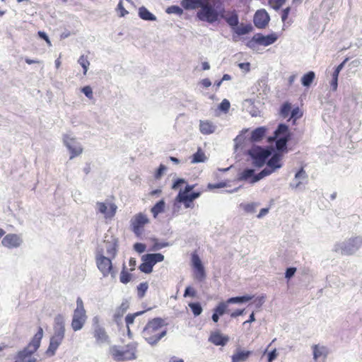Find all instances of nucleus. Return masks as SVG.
Listing matches in <instances>:
<instances>
[{
  "mask_svg": "<svg viewBox=\"0 0 362 362\" xmlns=\"http://www.w3.org/2000/svg\"><path fill=\"white\" fill-rule=\"evenodd\" d=\"M252 30V27L250 24L241 23L240 25H237L234 28L235 33L238 35H243L250 33Z\"/></svg>",
  "mask_w": 362,
  "mask_h": 362,
  "instance_id": "obj_33",
  "label": "nucleus"
},
{
  "mask_svg": "<svg viewBox=\"0 0 362 362\" xmlns=\"http://www.w3.org/2000/svg\"><path fill=\"white\" fill-rule=\"evenodd\" d=\"M119 279L120 281L123 284H127L128 282L130 281L132 279V275L127 271L125 270L124 267H123V269L120 273Z\"/></svg>",
  "mask_w": 362,
  "mask_h": 362,
  "instance_id": "obj_43",
  "label": "nucleus"
},
{
  "mask_svg": "<svg viewBox=\"0 0 362 362\" xmlns=\"http://www.w3.org/2000/svg\"><path fill=\"white\" fill-rule=\"evenodd\" d=\"M259 175V173L255 175V170L252 169H245L240 174V179L243 180L249 181L250 183H255L258 180H256V177Z\"/></svg>",
  "mask_w": 362,
  "mask_h": 362,
  "instance_id": "obj_22",
  "label": "nucleus"
},
{
  "mask_svg": "<svg viewBox=\"0 0 362 362\" xmlns=\"http://www.w3.org/2000/svg\"><path fill=\"white\" fill-rule=\"evenodd\" d=\"M206 160V157L205 156L204 152L200 148H199L197 151L192 155L191 163H203Z\"/></svg>",
  "mask_w": 362,
  "mask_h": 362,
  "instance_id": "obj_34",
  "label": "nucleus"
},
{
  "mask_svg": "<svg viewBox=\"0 0 362 362\" xmlns=\"http://www.w3.org/2000/svg\"><path fill=\"white\" fill-rule=\"evenodd\" d=\"M105 242L106 243V245H107L106 252H107L108 257L115 259L117 255V250H118L117 241L116 240H114L112 243H109V242H106V241H105Z\"/></svg>",
  "mask_w": 362,
  "mask_h": 362,
  "instance_id": "obj_26",
  "label": "nucleus"
},
{
  "mask_svg": "<svg viewBox=\"0 0 362 362\" xmlns=\"http://www.w3.org/2000/svg\"><path fill=\"white\" fill-rule=\"evenodd\" d=\"M202 0H182V6L187 10H194L199 8Z\"/></svg>",
  "mask_w": 362,
  "mask_h": 362,
  "instance_id": "obj_29",
  "label": "nucleus"
},
{
  "mask_svg": "<svg viewBox=\"0 0 362 362\" xmlns=\"http://www.w3.org/2000/svg\"><path fill=\"white\" fill-rule=\"evenodd\" d=\"M278 38L276 33H272L267 35H257L255 37V41L261 45L268 46L274 43Z\"/></svg>",
  "mask_w": 362,
  "mask_h": 362,
  "instance_id": "obj_20",
  "label": "nucleus"
},
{
  "mask_svg": "<svg viewBox=\"0 0 362 362\" xmlns=\"http://www.w3.org/2000/svg\"><path fill=\"white\" fill-rule=\"evenodd\" d=\"M149 223L148 216L143 213L135 214L130 220V228L132 232L140 237L144 232V227Z\"/></svg>",
  "mask_w": 362,
  "mask_h": 362,
  "instance_id": "obj_11",
  "label": "nucleus"
},
{
  "mask_svg": "<svg viewBox=\"0 0 362 362\" xmlns=\"http://www.w3.org/2000/svg\"><path fill=\"white\" fill-rule=\"evenodd\" d=\"M55 332L54 335L52 337L49 342V345L47 349L48 353H51V355L55 354L56 350L59 346L62 344L65 333V327L63 317L60 315L55 318Z\"/></svg>",
  "mask_w": 362,
  "mask_h": 362,
  "instance_id": "obj_5",
  "label": "nucleus"
},
{
  "mask_svg": "<svg viewBox=\"0 0 362 362\" xmlns=\"http://www.w3.org/2000/svg\"><path fill=\"white\" fill-rule=\"evenodd\" d=\"M192 263L194 268V279L198 281H203L206 278V273L198 255L194 253L192 255Z\"/></svg>",
  "mask_w": 362,
  "mask_h": 362,
  "instance_id": "obj_13",
  "label": "nucleus"
},
{
  "mask_svg": "<svg viewBox=\"0 0 362 362\" xmlns=\"http://www.w3.org/2000/svg\"><path fill=\"white\" fill-rule=\"evenodd\" d=\"M139 16L144 21H154L156 20V17L144 6L139 8Z\"/></svg>",
  "mask_w": 362,
  "mask_h": 362,
  "instance_id": "obj_28",
  "label": "nucleus"
},
{
  "mask_svg": "<svg viewBox=\"0 0 362 362\" xmlns=\"http://www.w3.org/2000/svg\"><path fill=\"white\" fill-rule=\"evenodd\" d=\"M78 63L80 64V65L83 67V74H86L87 73V71H88V68L90 65V62H88V59L86 57H85L84 55H81L78 60Z\"/></svg>",
  "mask_w": 362,
  "mask_h": 362,
  "instance_id": "obj_42",
  "label": "nucleus"
},
{
  "mask_svg": "<svg viewBox=\"0 0 362 362\" xmlns=\"http://www.w3.org/2000/svg\"><path fill=\"white\" fill-rule=\"evenodd\" d=\"M291 111V105L289 103H285L281 107L280 114L284 118H286Z\"/></svg>",
  "mask_w": 362,
  "mask_h": 362,
  "instance_id": "obj_40",
  "label": "nucleus"
},
{
  "mask_svg": "<svg viewBox=\"0 0 362 362\" xmlns=\"http://www.w3.org/2000/svg\"><path fill=\"white\" fill-rule=\"evenodd\" d=\"M226 23L233 29L238 25V16L235 11H233L230 15L224 16L223 17Z\"/></svg>",
  "mask_w": 362,
  "mask_h": 362,
  "instance_id": "obj_31",
  "label": "nucleus"
},
{
  "mask_svg": "<svg viewBox=\"0 0 362 362\" xmlns=\"http://www.w3.org/2000/svg\"><path fill=\"white\" fill-rule=\"evenodd\" d=\"M136 348L132 344L123 346H113L110 349L112 358L117 362L132 361L136 358Z\"/></svg>",
  "mask_w": 362,
  "mask_h": 362,
  "instance_id": "obj_3",
  "label": "nucleus"
},
{
  "mask_svg": "<svg viewBox=\"0 0 362 362\" xmlns=\"http://www.w3.org/2000/svg\"><path fill=\"white\" fill-rule=\"evenodd\" d=\"M134 248L137 252L142 253L146 250V245L143 243H136L134 245Z\"/></svg>",
  "mask_w": 362,
  "mask_h": 362,
  "instance_id": "obj_53",
  "label": "nucleus"
},
{
  "mask_svg": "<svg viewBox=\"0 0 362 362\" xmlns=\"http://www.w3.org/2000/svg\"><path fill=\"white\" fill-rule=\"evenodd\" d=\"M267 128L264 127L256 128L252 132L250 139L255 142L260 141L265 136Z\"/></svg>",
  "mask_w": 362,
  "mask_h": 362,
  "instance_id": "obj_25",
  "label": "nucleus"
},
{
  "mask_svg": "<svg viewBox=\"0 0 362 362\" xmlns=\"http://www.w3.org/2000/svg\"><path fill=\"white\" fill-rule=\"evenodd\" d=\"M306 177V173L303 167L295 175L296 179L305 178Z\"/></svg>",
  "mask_w": 362,
  "mask_h": 362,
  "instance_id": "obj_60",
  "label": "nucleus"
},
{
  "mask_svg": "<svg viewBox=\"0 0 362 362\" xmlns=\"http://www.w3.org/2000/svg\"><path fill=\"white\" fill-rule=\"evenodd\" d=\"M185 183V180L184 179H177L173 184L172 189H177L182 184Z\"/></svg>",
  "mask_w": 362,
  "mask_h": 362,
  "instance_id": "obj_59",
  "label": "nucleus"
},
{
  "mask_svg": "<svg viewBox=\"0 0 362 362\" xmlns=\"http://www.w3.org/2000/svg\"><path fill=\"white\" fill-rule=\"evenodd\" d=\"M225 9L221 0H202L197 18L209 23H214L223 17Z\"/></svg>",
  "mask_w": 362,
  "mask_h": 362,
  "instance_id": "obj_1",
  "label": "nucleus"
},
{
  "mask_svg": "<svg viewBox=\"0 0 362 362\" xmlns=\"http://www.w3.org/2000/svg\"><path fill=\"white\" fill-rule=\"evenodd\" d=\"M252 298L250 296H243L239 297H233L227 300V303H245L250 300Z\"/></svg>",
  "mask_w": 362,
  "mask_h": 362,
  "instance_id": "obj_38",
  "label": "nucleus"
},
{
  "mask_svg": "<svg viewBox=\"0 0 362 362\" xmlns=\"http://www.w3.org/2000/svg\"><path fill=\"white\" fill-rule=\"evenodd\" d=\"M21 243L22 239L20 235L14 233L6 235L1 240L2 245L9 249L18 247Z\"/></svg>",
  "mask_w": 362,
  "mask_h": 362,
  "instance_id": "obj_16",
  "label": "nucleus"
},
{
  "mask_svg": "<svg viewBox=\"0 0 362 362\" xmlns=\"http://www.w3.org/2000/svg\"><path fill=\"white\" fill-rule=\"evenodd\" d=\"M94 337L98 343H104L107 341L108 336L105 329L102 327H97L93 332Z\"/></svg>",
  "mask_w": 362,
  "mask_h": 362,
  "instance_id": "obj_27",
  "label": "nucleus"
},
{
  "mask_svg": "<svg viewBox=\"0 0 362 362\" xmlns=\"http://www.w3.org/2000/svg\"><path fill=\"white\" fill-rule=\"evenodd\" d=\"M278 356V353L276 351V349H274L272 351L268 353V362H273L274 359L276 358Z\"/></svg>",
  "mask_w": 362,
  "mask_h": 362,
  "instance_id": "obj_58",
  "label": "nucleus"
},
{
  "mask_svg": "<svg viewBox=\"0 0 362 362\" xmlns=\"http://www.w3.org/2000/svg\"><path fill=\"white\" fill-rule=\"evenodd\" d=\"M330 85H331L333 90H337V86H338V79L335 78H332Z\"/></svg>",
  "mask_w": 362,
  "mask_h": 362,
  "instance_id": "obj_62",
  "label": "nucleus"
},
{
  "mask_svg": "<svg viewBox=\"0 0 362 362\" xmlns=\"http://www.w3.org/2000/svg\"><path fill=\"white\" fill-rule=\"evenodd\" d=\"M270 21V16L264 8L258 9L253 17V23L259 29L265 28Z\"/></svg>",
  "mask_w": 362,
  "mask_h": 362,
  "instance_id": "obj_14",
  "label": "nucleus"
},
{
  "mask_svg": "<svg viewBox=\"0 0 362 362\" xmlns=\"http://www.w3.org/2000/svg\"><path fill=\"white\" fill-rule=\"evenodd\" d=\"M143 262L139 265V269L145 273V274H150L153 271V265L150 262V261L148 259V258L144 255L142 257Z\"/></svg>",
  "mask_w": 362,
  "mask_h": 362,
  "instance_id": "obj_32",
  "label": "nucleus"
},
{
  "mask_svg": "<svg viewBox=\"0 0 362 362\" xmlns=\"http://www.w3.org/2000/svg\"><path fill=\"white\" fill-rule=\"evenodd\" d=\"M209 341L216 346H225L229 341L228 336L222 334L220 331L212 332Z\"/></svg>",
  "mask_w": 362,
  "mask_h": 362,
  "instance_id": "obj_18",
  "label": "nucleus"
},
{
  "mask_svg": "<svg viewBox=\"0 0 362 362\" xmlns=\"http://www.w3.org/2000/svg\"><path fill=\"white\" fill-rule=\"evenodd\" d=\"M303 113L300 110L298 107H296L292 110L291 119H293V123L296 122L297 119H299L302 117Z\"/></svg>",
  "mask_w": 362,
  "mask_h": 362,
  "instance_id": "obj_48",
  "label": "nucleus"
},
{
  "mask_svg": "<svg viewBox=\"0 0 362 362\" xmlns=\"http://www.w3.org/2000/svg\"><path fill=\"white\" fill-rule=\"evenodd\" d=\"M37 34L41 38L45 40V42L47 43L49 46L52 45L51 41L49 40L48 36L45 32L39 31Z\"/></svg>",
  "mask_w": 362,
  "mask_h": 362,
  "instance_id": "obj_61",
  "label": "nucleus"
},
{
  "mask_svg": "<svg viewBox=\"0 0 362 362\" xmlns=\"http://www.w3.org/2000/svg\"><path fill=\"white\" fill-rule=\"evenodd\" d=\"M64 143L71 153L70 159H73L82 153L83 148L75 138L66 134L64 136Z\"/></svg>",
  "mask_w": 362,
  "mask_h": 362,
  "instance_id": "obj_12",
  "label": "nucleus"
},
{
  "mask_svg": "<svg viewBox=\"0 0 362 362\" xmlns=\"http://www.w3.org/2000/svg\"><path fill=\"white\" fill-rule=\"evenodd\" d=\"M216 127L211 122L209 121H200L199 130L202 134L207 135L211 134L215 132Z\"/></svg>",
  "mask_w": 362,
  "mask_h": 362,
  "instance_id": "obj_23",
  "label": "nucleus"
},
{
  "mask_svg": "<svg viewBox=\"0 0 362 362\" xmlns=\"http://www.w3.org/2000/svg\"><path fill=\"white\" fill-rule=\"evenodd\" d=\"M165 170L166 167L164 165L160 164L156 173L155 177L157 179L160 178Z\"/></svg>",
  "mask_w": 362,
  "mask_h": 362,
  "instance_id": "obj_56",
  "label": "nucleus"
},
{
  "mask_svg": "<svg viewBox=\"0 0 362 362\" xmlns=\"http://www.w3.org/2000/svg\"><path fill=\"white\" fill-rule=\"evenodd\" d=\"M43 336V330L42 327H39L38 331L33 337L31 341L29 344L25 347V349H28V350L35 353L37 349L40 347V341Z\"/></svg>",
  "mask_w": 362,
  "mask_h": 362,
  "instance_id": "obj_19",
  "label": "nucleus"
},
{
  "mask_svg": "<svg viewBox=\"0 0 362 362\" xmlns=\"http://www.w3.org/2000/svg\"><path fill=\"white\" fill-rule=\"evenodd\" d=\"M98 212L103 214L105 218H112L115 216L117 206L113 203L97 202Z\"/></svg>",
  "mask_w": 362,
  "mask_h": 362,
  "instance_id": "obj_15",
  "label": "nucleus"
},
{
  "mask_svg": "<svg viewBox=\"0 0 362 362\" xmlns=\"http://www.w3.org/2000/svg\"><path fill=\"white\" fill-rule=\"evenodd\" d=\"M283 155L281 153H274L267 163V167L259 173V175L256 177V180H260L263 177L271 175L276 170L282 166Z\"/></svg>",
  "mask_w": 362,
  "mask_h": 362,
  "instance_id": "obj_10",
  "label": "nucleus"
},
{
  "mask_svg": "<svg viewBox=\"0 0 362 362\" xmlns=\"http://www.w3.org/2000/svg\"><path fill=\"white\" fill-rule=\"evenodd\" d=\"M150 262L154 266L156 263L163 262L164 260V256L161 253H151L145 255Z\"/></svg>",
  "mask_w": 362,
  "mask_h": 362,
  "instance_id": "obj_36",
  "label": "nucleus"
},
{
  "mask_svg": "<svg viewBox=\"0 0 362 362\" xmlns=\"http://www.w3.org/2000/svg\"><path fill=\"white\" fill-rule=\"evenodd\" d=\"M167 13H177V14L181 15L183 13V11L178 6H172L167 8Z\"/></svg>",
  "mask_w": 362,
  "mask_h": 362,
  "instance_id": "obj_49",
  "label": "nucleus"
},
{
  "mask_svg": "<svg viewBox=\"0 0 362 362\" xmlns=\"http://www.w3.org/2000/svg\"><path fill=\"white\" fill-rule=\"evenodd\" d=\"M286 0H268L269 5L274 10H279Z\"/></svg>",
  "mask_w": 362,
  "mask_h": 362,
  "instance_id": "obj_44",
  "label": "nucleus"
},
{
  "mask_svg": "<svg viewBox=\"0 0 362 362\" xmlns=\"http://www.w3.org/2000/svg\"><path fill=\"white\" fill-rule=\"evenodd\" d=\"M315 362L324 361L328 354V349L325 346L315 344L312 346Z\"/></svg>",
  "mask_w": 362,
  "mask_h": 362,
  "instance_id": "obj_17",
  "label": "nucleus"
},
{
  "mask_svg": "<svg viewBox=\"0 0 362 362\" xmlns=\"http://www.w3.org/2000/svg\"><path fill=\"white\" fill-rule=\"evenodd\" d=\"M200 83L205 88H208L211 85V82L209 78H204Z\"/></svg>",
  "mask_w": 362,
  "mask_h": 362,
  "instance_id": "obj_64",
  "label": "nucleus"
},
{
  "mask_svg": "<svg viewBox=\"0 0 362 362\" xmlns=\"http://www.w3.org/2000/svg\"><path fill=\"white\" fill-rule=\"evenodd\" d=\"M227 186V183L226 182H220L217 184H211L209 183L208 185V188L209 189H218V188H223Z\"/></svg>",
  "mask_w": 362,
  "mask_h": 362,
  "instance_id": "obj_52",
  "label": "nucleus"
},
{
  "mask_svg": "<svg viewBox=\"0 0 362 362\" xmlns=\"http://www.w3.org/2000/svg\"><path fill=\"white\" fill-rule=\"evenodd\" d=\"M315 78V74L313 71H310L304 74L301 78L302 84L304 86L308 87L311 85Z\"/></svg>",
  "mask_w": 362,
  "mask_h": 362,
  "instance_id": "obj_35",
  "label": "nucleus"
},
{
  "mask_svg": "<svg viewBox=\"0 0 362 362\" xmlns=\"http://www.w3.org/2000/svg\"><path fill=\"white\" fill-rule=\"evenodd\" d=\"M136 259L134 258V257H131L129 260V267H131L130 269L131 271H133L134 270V267L136 266Z\"/></svg>",
  "mask_w": 362,
  "mask_h": 362,
  "instance_id": "obj_63",
  "label": "nucleus"
},
{
  "mask_svg": "<svg viewBox=\"0 0 362 362\" xmlns=\"http://www.w3.org/2000/svg\"><path fill=\"white\" fill-rule=\"evenodd\" d=\"M251 355V351L238 350L232 356L231 362H243L245 361Z\"/></svg>",
  "mask_w": 362,
  "mask_h": 362,
  "instance_id": "obj_24",
  "label": "nucleus"
},
{
  "mask_svg": "<svg viewBox=\"0 0 362 362\" xmlns=\"http://www.w3.org/2000/svg\"><path fill=\"white\" fill-rule=\"evenodd\" d=\"M148 288V284L147 282H143L139 284L136 287L137 296L139 298H143Z\"/></svg>",
  "mask_w": 362,
  "mask_h": 362,
  "instance_id": "obj_39",
  "label": "nucleus"
},
{
  "mask_svg": "<svg viewBox=\"0 0 362 362\" xmlns=\"http://www.w3.org/2000/svg\"><path fill=\"white\" fill-rule=\"evenodd\" d=\"M194 187V185H187L184 190H180L178 194L175 197V202L182 203L185 208L192 209L194 206V201L199 197L200 192H191Z\"/></svg>",
  "mask_w": 362,
  "mask_h": 362,
  "instance_id": "obj_7",
  "label": "nucleus"
},
{
  "mask_svg": "<svg viewBox=\"0 0 362 362\" xmlns=\"http://www.w3.org/2000/svg\"><path fill=\"white\" fill-rule=\"evenodd\" d=\"M81 91L84 93V95L89 99L93 98V90L90 86H86L82 88Z\"/></svg>",
  "mask_w": 362,
  "mask_h": 362,
  "instance_id": "obj_50",
  "label": "nucleus"
},
{
  "mask_svg": "<svg viewBox=\"0 0 362 362\" xmlns=\"http://www.w3.org/2000/svg\"><path fill=\"white\" fill-rule=\"evenodd\" d=\"M33 352L25 348L18 353L16 358L18 362H37V360L33 357Z\"/></svg>",
  "mask_w": 362,
  "mask_h": 362,
  "instance_id": "obj_21",
  "label": "nucleus"
},
{
  "mask_svg": "<svg viewBox=\"0 0 362 362\" xmlns=\"http://www.w3.org/2000/svg\"><path fill=\"white\" fill-rule=\"evenodd\" d=\"M296 272V268H295V267H289V268H288L286 269V273H285V277L286 279H289L290 278H291L294 275Z\"/></svg>",
  "mask_w": 362,
  "mask_h": 362,
  "instance_id": "obj_57",
  "label": "nucleus"
},
{
  "mask_svg": "<svg viewBox=\"0 0 362 362\" xmlns=\"http://www.w3.org/2000/svg\"><path fill=\"white\" fill-rule=\"evenodd\" d=\"M290 133L288 127L284 124H280L276 130L274 132V135L268 138L269 142L276 141V148L278 153L287 152L286 144L290 139Z\"/></svg>",
  "mask_w": 362,
  "mask_h": 362,
  "instance_id": "obj_4",
  "label": "nucleus"
},
{
  "mask_svg": "<svg viewBox=\"0 0 362 362\" xmlns=\"http://www.w3.org/2000/svg\"><path fill=\"white\" fill-rule=\"evenodd\" d=\"M189 307L195 316L199 315L202 312V308L199 303H189Z\"/></svg>",
  "mask_w": 362,
  "mask_h": 362,
  "instance_id": "obj_41",
  "label": "nucleus"
},
{
  "mask_svg": "<svg viewBox=\"0 0 362 362\" xmlns=\"http://www.w3.org/2000/svg\"><path fill=\"white\" fill-rule=\"evenodd\" d=\"M129 308V304L127 302H123L120 306L117 309L116 313L115 314V320L120 318L123 316V315L126 313Z\"/></svg>",
  "mask_w": 362,
  "mask_h": 362,
  "instance_id": "obj_37",
  "label": "nucleus"
},
{
  "mask_svg": "<svg viewBox=\"0 0 362 362\" xmlns=\"http://www.w3.org/2000/svg\"><path fill=\"white\" fill-rule=\"evenodd\" d=\"M271 151L263 148L260 146H254L248 151V155L252 160V164L255 167L261 168L265 163L271 155Z\"/></svg>",
  "mask_w": 362,
  "mask_h": 362,
  "instance_id": "obj_9",
  "label": "nucleus"
},
{
  "mask_svg": "<svg viewBox=\"0 0 362 362\" xmlns=\"http://www.w3.org/2000/svg\"><path fill=\"white\" fill-rule=\"evenodd\" d=\"M230 102L227 99H223L219 105L221 110L227 112L230 108Z\"/></svg>",
  "mask_w": 362,
  "mask_h": 362,
  "instance_id": "obj_51",
  "label": "nucleus"
},
{
  "mask_svg": "<svg viewBox=\"0 0 362 362\" xmlns=\"http://www.w3.org/2000/svg\"><path fill=\"white\" fill-rule=\"evenodd\" d=\"M112 259L113 258L105 257L102 250L97 251L95 254L96 266L104 277L114 274Z\"/></svg>",
  "mask_w": 362,
  "mask_h": 362,
  "instance_id": "obj_8",
  "label": "nucleus"
},
{
  "mask_svg": "<svg viewBox=\"0 0 362 362\" xmlns=\"http://www.w3.org/2000/svg\"><path fill=\"white\" fill-rule=\"evenodd\" d=\"M165 209V202L163 199L158 202L151 209V212L154 218H156L160 213L164 212Z\"/></svg>",
  "mask_w": 362,
  "mask_h": 362,
  "instance_id": "obj_30",
  "label": "nucleus"
},
{
  "mask_svg": "<svg viewBox=\"0 0 362 362\" xmlns=\"http://www.w3.org/2000/svg\"><path fill=\"white\" fill-rule=\"evenodd\" d=\"M195 296H196V291L193 288H192L190 286H188L186 288L185 293H184V297H187V296L194 297Z\"/></svg>",
  "mask_w": 362,
  "mask_h": 362,
  "instance_id": "obj_54",
  "label": "nucleus"
},
{
  "mask_svg": "<svg viewBox=\"0 0 362 362\" xmlns=\"http://www.w3.org/2000/svg\"><path fill=\"white\" fill-rule=\"evenodd\" d=\"M227 305L225 303H219L214 310V313H218V315H222L225 313Z\"/></svg>",
  "mask_w": 362,
  "mask_h": 362,
  "instance_id": "obj_47",
  "label": "nucleus"
},
{
  "mask_svg": "<svg viewBox=\"0 0 362 362\" xmlns=\"http://www.w3.org/2000/svg\"><path fill=\"white\" fill-rule=\"evenodd\" d=\"M141 334L149 344H156L166 334L163 320L156 317L148 321L144 327Z\"/></svg>",
  "mask_w": 362,
  "mask_h": 362,
  "instance_id": "obj_2",
  "label": "nucleus"
},
{
  "mask_svg": "<svg viewBox=\"0 0 362 362\" xmlns=\"http://www.w3.org/2000/svg\"><path fill=\"white\" fill-rule=\"evenodd\" d=\"M116 11L119 17H124L129 13L128 11H127L124 7L123 0H119V4L116 8Z\"/></svg>",
  "mask_w": 362,
  "mask_h": 362,
  "instance_id": "obj_45",
  "label": "nucleus"
},
{
  "mask_svg": "<svg viewBox=\"0 0 362 362\" xmlns=\"http://www.w3.org/2000/svg\"><path fill=\"white\" fill-rule=\"evenodd\" d=\"M86 311L81 298L78 297L76 299V308L74 310L71 320V328L76 332L81 329L87 320Z\"/></svg>",
  "mask_w": 362,
  "mask_h": 362,
  "instance_id": "obj_6",
  "label": "nucleus"
},
{
  "mask_svg": "<svg viewBox=\"0 0 362 362\" xmlns=\"http://www.w3.org/2000/svg\"><path fill=\"white\" fill-rule=\"evenodd\" d=\"M291 11V8L287 7L284 8L281 12V20L285 23L288 19V15Z\"/></svg>",
  "mask_w": 362,
  "mask_h": 362,
  "instance_id": "obj_55",
  "label": "nucleus"
},
{
  "mask_svg": "<svg viewBox=\"0 0 362 362\" xmlns=\"http://www.w3.org/2000/svg\"><path fill=\"white\" fill-rule=\"evenodd\" d=\"M144 312H137L134 314H128L125 317V322H126L127 327L129 328V325L133 324L134 319L136 316L142 314Z\"/></svg>",
  "mask_w": 362,
  "mask_h": 362,
  "instance_id": "obj_46",
  "label": "nucleus"
}]
</instances>
